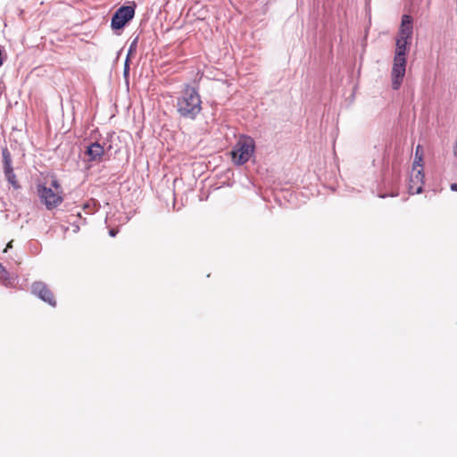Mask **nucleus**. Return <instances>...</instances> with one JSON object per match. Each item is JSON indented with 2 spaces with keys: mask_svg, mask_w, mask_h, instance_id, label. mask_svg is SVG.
Returning a JSON list of instances; mask_svg holds the SVG:
<instances>
[{
  "mask_svg": "<svg viewBox=\"0 0 457 457\" xmlns=\"http://www.w3.org/2000/svg\"><path fill=\"white\" fill-rule=\"evenodd\" d=\"M175 107L180 118L194 120L202 111V101L197 90L186 85L176 98Z\"/></svg>",
  "mask_w": 457,
  "mask_h": 457,
  "instance_id": "f257e3e1",
  "label": "nucleus"
},
{
  "mask_svg": "<svg viewBox=\"0 0 457 457\" xmlns=\"http://www.w3.org/2000/svg\"><path fill=\"white\" fill-rule=\"evenodd\" d=\"M254 149L255 143L253 138L249 136H241L231 152L234 162L237 165L246 163L253 156Z\"/></svg>",
  "mask_w": 457,
  "mask_h": 457,
  "instance_id": "f03ea898",
  "label": "nucleus"
},
{
  "mask_svg": "<svg viewBox=\"0 0 457 457\" xmlns=\"http://www.w3.org/2000/svg\"><path fill=\"white\" fill-rule=\"evenodd\" d=\"M37 194L41 202L44 203L47 210H52L57 207L63 200L61 195V192H54L52 188L46 187L43 185L37 186Z\"/></svg>",
  "mask_w": 457,
  "mask_h": 457,
  "instance_id": "7ed1b4c3",
  "label": "nucleus"
},
{
  "mask_svg": "<svg viewBox=\"0 0 457 457\" xmlns=\"http://www.w3.org/2000/svg\"><path fill=\"white\" fill-rule=\"evenodd\" d=\"M135 15V5L120 7L112 18L111 26L113 29H122Z\"/></svg>",
  "mask_w": 457,
  "mask_h": 457,
  "instance_id": "20e7f679",
  "label": "nucleus"
},
{
  "mask_svg": "<svg viewBox=\"0 0 457 457\" xmlns=\"http://www.w3.org/2000/svg\"><path fill=\"white\" fill-rule=\"evenodd\" d=\"M406 71V57H394V63L391 72L392 87L397 90L403 79Z\"/></svg>",
  "mask_w": 457,
  "mask_h": 457,
  "instance_id": "39448f33",
  "label": "nucleus"
},
{
  "mask_svg": "<svg viewBox=\"0 0 457 457\" xmlns=\"http://www.w3.org/2000/svg\"><path fill=\"white\" fill-rule=\"evenodd\" d=\"M425 175L421 170H412L410 178L409 191L411 194H420L422 192Z\"/></svg>",
  "mask_w": 457,
  "mask_h": 457,
  "instance_id": "423d86ee",
  "label": "nucleus"
},
{
  "mask_svg": "<svg viewBox=\"0 0 457 457\" xmlns=\"http://www.w3.org/2000/svg\"><path fill=\"white\" fill-rule=\"evenodd\" d=\"M412 19L410 15L404 14L402 17L398 38L409 40L412 36Z\"/></svg>",
  "mask_w": 457,
  "mask_h": 457,
  "instance_id": "0eeeda50",
  "label": "nucleus"
},
{
  "mask_svg": "<svg viewBox=\"0 0 457 457\" xmlns=\"http://www.w3.org/2000/svg\"><path fill=\"white\" fill-rule=\"evenodd\" d=\"M104 147L97 142L92 143L87 146L86 154L89 161H100L104 154Z\"/></svg>",
  "mask_w": 457,
  "mask_h": 457,
  "instance_id": "6e6552de",
  "label": "nucleus"
},
{
  "mask_svg": "<svg viewBox=\"0 0 457 457\" xmlns=\"http://www.w3.org/2000/svg\"><path fill=\"white\" fill-rule=\"evenodd\" d=\"M409 40L396 38L395 57H405L408 52Z\"/></svg>",
  "mask_w": 457,
  "mask_h": 457,
  "instance_id": "1a4fd4ad",
  "label": "nucleus"
},
{
  "mask_svg": "<svg viewBox=\"0 0 457 457\" xmlns=\"http://www.w3.org/2000/svg\"><path fill=\"white\" fill-rule=\"evenodd\" d=\"M35 294L50 305H55L54 296L49 287H40L38 291L35 292Z\"/></svg>",
  "mask_w": 457,
  "mask_h": 457,
  "instance_id": "9d476101",
  "label": "nucleus"
},
{
  "mask_svg": "<svg viewBox=\"0 0 457 457\" xmlns=\"http://www.w3.org/2000/svg\"><path fill=\"white\" fill-rule=\"evenodd\" d=\"M4 173H10L13 170L11 153L5 147L2 149Z\"/></svg>",
  "mask_w": 457,
  "mask_h": 457,
  "instance_id": "9b49d317",
  "label": "nucleus"
},
{
  "mask_svg": "<svg viewBox=\"0 0 457 457\" xmlns=\"http://www.w3.org/2000/svg\"><path fill=\"white\" fill-rule=\"evenodd\" d=\"M422 154H423V150H422L421 146L419 145L416 147V151H415V159H414V162L412 164L413 171L417 169V167H422V164H421Z\"/></svg>",
  "mask_w": 457,
  "mask_h": 457,
  "instance_id": "f8f14e48",
  "label": "nucleus"
},
{
  "mask_svg": "<svg viewBox=\"0 0 457 457\" xmlns=\"http://www.w3.org/2000/svg\"><path fill=\"white\" fill-rule=\"evenodd\" d=\"M4 177L14 189H19L21 187L13 170L10 171V173H4Z\"/></svg>",
  "mask_w": 457,
  "mask_h": 457,
  "instance_id": "ddd939ff",
  "label": "nucleus"
},
{
  "mask_svg": "<svg viewBox=\"0 0 457 457\" xmlns=\"http://www.w3.org/2000/svg\"><path fill=\"white\" fill-rule=\"evenodd\" d=\"M137 42H138V37H136L130 43V46H129V48L128 51V54H127L128 58H130V56H132L134 54H136L137 47Z\"/></svg>",
  "mask_w": 457,
  "mask_h": 457,
  "instance_id": "4468645a",
  "label": "nucleus"
},
{
  "mask_svg": "<svg viewBox=\"0 0 457 457\" xmlns=\"http://www.w3.org/2000/svg\"><path fill=\"white\" fill-rule=\"evenodd\" d=\"M7 274L8 273H7L6 270L4 268L2 263H0V279L6 278Z\"/></svg>",
  "mask_w": 457,
  "mask_h": 457,
  "instance_id": "2eb2a0df",
  "label": "nucleus"
},
{
  "mask_svg": "<svg viewBox=\"0 0 457 457\" xmlns=\"http://www.w3.org/2000/svg\"><path fill=\"white\" fill-rule=\"evenodd\" d=\"M129 71V58H126L125 63H124V75H128Z\"/></svg>",
  "mask_w": 457,
  "mask_h": 457,
  "instance_id": "dca6fc26",
  "label": "nucleus"
},
{
  "mask_svg": "<svg viewBox=\"0 0 457 457\" xmlns=\"http://www.w3.org/2000/svg\"><path fill=\"white\" fill-rule=\"evenodd\" d=\"M51 186L55 189H58L60 187V185L56 179L52 180Z\"/></svg>",
  "mask_w": 457,
  "mask_h": 457,
  "instance_id": "f3484780",
  "label": "nucleus"
},
{
  "mask_svg": "<svg viewBox=\"0 0 457 457\" xmlns=\"http://www.w3.org/2000/svg\"><path fill=\"white\" fill-rule=\"evenodd\" d=\"M116 234H117V231H116V230H114L113 228H112V229H110V231H109V235H110L111 237H115V236H116Z\"/></svg>",
  "mask_w": 457,
  "mask_h": 457,
  "instance_id": "a211bd4d",
  "label": "nucleus"
},
{
  "mask_svg": "<svg viewBox=\"0 0 457 457\" xmlns=\"http://www.w3.org/2000/svg\"><path fill=\"white\" fill-rule=\"evenodd\" d=\"M451 190L457 191V183H453L451 185Z\"/></svg>",
  "mask_w": 457,
  "mask_h": 457,
  "instance_id": "6ab92c4d",
  "label": "nucleus"
},
{
  "mask_svg": "<svg viewBox=\"0 0 457 457\" xmlns=\"http://www.w3.org/2000/svg\"><path fill=\"white\" fill-rule=\"evenodd\" d=\"M32 286L39 287V286H45V285L42 282L35 281V282H33Z\"/></svg>",
  "mask_w": 457,
  "mask_h": 457,
  "instance_id": "aec40b11",
  "label": "nucleus"
},
{
  "mask_svg": "<svg viewBox=\"0 0 457 457\" xmlns=\"http://www.w3.org/2000/svg\"><path fill=\"white\" fill-rule=\"evenodd\" d=\"M453 154L457 158V140H456V143H455V145H454Z\"/></svg>",
  "mask_w": 457,
  "mask_h": 457,
  "instance_id": "412c9836",
  "label": "nucleus"
},
{
  "mask_svg": "<svg viewBox=\"0 0 457 457\" xmlns=\"http://www.w3.org/2000/svg\"><path fill=\"white\" fill-rule=\"evenodd\" d=\"M12 241L9 242V243L7 244L6 248L4 249V252H7V249H8V248H12Z\"/></svg>",
  "mask_w": 457,
  "mask_h": 457,
  "instance_id": "4be33fe9",
  "label": "nucleus"
}]
</instances>
